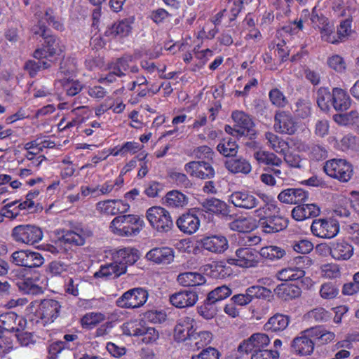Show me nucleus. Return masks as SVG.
I'll return each mask as SVG.
<instances>
[{
    "instance_id": "2f4dec72",
    "label": "nucleus",
    "mask_w": 359,
    "mask_h": 359,
    "mask_svg": "<svg viewBox=\"0 0 359 359\" xmlns=\"http://www.w3.org/2000/svg\"><path fill=\"white\" fill-rule=\"evenodd\" d=\"M259 225L263 232L266 233H273L286 229L288 225V220L281 215V212H279L271 217H268V219L262 222Z\"/></svg>"
},
{
    "instance_id": "f704fd0d",
    "label": "nucleus",
    "mask_w": 359,
    "mask_h": 359,
    "mask_svg": "<svg viewBox=\"0 0 359 359\" xmlns=\"http://www.w3.org/2000/svg\"><path fill=\"white\" fill-rule=\"evenodd\" d=\"M198 300L196 292L181 290L170 297V302L177 308H186L194 306Z\"/></svg>"
},
{
    "instance_id": "bf43d9fd",
    "label": "nucleus",
    "mask_w": 359,
    "mask_h": 359,
    "mask_svg": "<svg viewBox=\"0 0 359 359\" xmlns=\"http://www.w3.org/2000/svg\"><path fill=\"white\" fill-rule=\"evenodd\" d=\"M55 146V144L54 142L37 139L26 143L25 148L26 150L32 151L33 153H35V156H43L41 154V152L43 151V148H53Z\"/></svg>"
},
{
    "instance_id": "e2e57ef3",
    "label": "nucleus",
    "mask_w": 359,
    "mask_h": 359,
    "mask_svg": "<svg viewBox=\"0 0 359 359\" xmlns=\"http://www.w3.org/2000/svg\"><path fill=\"white\" fill-rule=\"evenodd\" d=\"M44 15L46 22L54 29L61 32L65 29L62 19L55 14L54 10L52 8H47Z\"/></svg>"
},
{
    "instance_id": "5701e85b",
    "label": "nucleus",
    "mask_w": 359,
    "mask_h": 359,
    "mask_svg": "<svg viewBox=\"0 0 359 359\" xmlns=\"http://www.w3.org/2000/svg\"><path fill=\"white\" fill-rule=\"evenodd\" d=\"M185 171L191 176L205 180L214 177L215 175L212 165L204 161H193L184 165Z\"/></svg>"
},
{
    "instance_id": "de8ad7c7",
    "label": "nucleus",
    "mask_w": 359,
    "mask_h": 359,
    "mask_svg": "<svg viewBox=\"0 0 359 359\" xmlns=\"http://www.w3.org/2000/svg\"><path fill=\"white\" fill-rule=\"evenodd\" d=\"M229 229L234 231L249 233L256 228L255 220L250 217H239L229 224Z\"/></svg>"
},
{
    "instance_id": "c756f323",
    "label": "nucleus",
    "mask_w": 359,
    "mask_h": 359,
    "mask_svg": "<svg viewBox=\"0 0 359 359\" xmlns=\"http://www.w3.org/2000/svg\"><path fill=\"white\" fill-rule=\"evenodd\" d=\"M320 208L315 203H302L295 206L291 212L292 217L298 222L317 217L320 214Z\"/></svg>"
},
{
    "instance_id": "ea45409f",
    "label": "nucleus",
    "mask_w": 359,
    "mask_h": 359,
    "mask_svg": "<svg viewBox=\"0 0 359 359\" xmlns=\"http://www.w3.org/2000/svg\"><path fill=\"white\" fill-rule=\"evenodd\" d=\"M253 156L259 165H264L268 168H279L283 164L280 158L269 151L258 150L254 153Z\"/></svg>"
},
{
    "instance_id": "393cba45",
    "label": "nucleus",
    "mask_w": 359,
    "mask_h": 359,
    "mask_svg": "<svg viewBox=\"0 0 359 359\" xmlns=\"http://www.w3.org/2000/svg\"><path fill=\"white\" fill-rule=\"evenodd\" d=\"M111 257L118 268L121 267L123 273H126L128 266L135 264L139 259L138 250L133 248H120L111 254Z\"/></svg>"
},
{
    "instance_id": "0eeeda50",
    "label": "nucleus",
    "mask_w": 359,
    "mask_h": 359,
    "mask_svg": "<svg viewBox=\"0 0 359 359\" xmlns=\"http://www.w3.org/2000/svg\"><path fill=\"white\" fill-rule=\"evenodd\" d=\"M79 339V336L75 333H66L62 339L48 340L46 344V358L48 359H60L65 351L74 349L76 346L75 341Z\"/></svg>"
},
{
    "instance_id": "9d476101",
    "label": "nucleus",
    "mask_w": 359,
    "mask_h": 359,
    "mask_svg": "<svg viewBox=\"0 0 359 359\" xmlns=\"http://www.w3.org/2000/svg\"><path fill=\"white\" fill-rule=\"evenodd\" d=\"M149 293L142 287H134L125 292L116 300V305L121 309H135L142 306L147 301Z\"/></svg>"
},
{
    "instance_id": "f03ea898",
    "label": "nucleus",
    "mask_w": 359,
    "mask_h": 359,
    "mask_svg": "<svg viewBox=\"0 0 359 359\" xmlns=\"http://www.w3.org/2000/svg\"><path fill=\"white\" fill-rule=\"evenodd\" d=\"M93 236V231L89 226L81 222H72L69 225V229L62 231L60 240L65 244L74 247H81Z\"/></svg>"
},
{
    "instance_id": "680f3d73",
    "label": "nucleus",
    "mask_w": 359,
    "mask_h": 359,
    "mask_svg": "<svg viewBox=\"0 0 359 359\" xmlns=\"http://www.w3.org/2000/svg\"><path fill=\"white\" fill-rule=\"evenodd\" d=\"M294 115L302 119L309 117L311 114V103L304 98H299L294 103Z\"/></svg>"
},
{
    "instance_id": "774afa93",
    "label": "nucleus",
    "mask_w": 359,
    "mask_h": 359,
    "mask_svg": "<svg viewBox=\"0 0 359 359\" xmlns=\"http://www.w3.org/2000/svg\"><path fill=\"white\" fill-rule=\"evenodd\" d=\"M339 290L336 283L332 282L324 283L320 288V297L326 300L334 299L339 294Z\"/></svg>"
},
{
    "instance_id": "1a4fd4ad",
    "label": "nucleus",
    "mask_w": 359,
    "mask_h": 359,
    "mask_svg": "<svg viewBox=\"0 0 359 359\" xmlns=\"http://www.w3.org/2000/svg\"><path fill=\"white\" fill-rule=\"evenodd\" d=\"M231 293V289L226 285L217 287L208 293L204 304L199 307L198 313L206 319L212 318L216 315L212 305L228 298Z\"/></svg>"
},
{
    "instance_id": "6e6d98bb",
    "label": "nucleus",
    "mask_w": 359,
    "mask_h": 359,
    "mask_svg": "<svg viewBox=\"0 0 359 359\" xmlns=\"http://www.w3.org/2000/svg\"><path fill=\"white\" fill-rule=\"evenodd\" d=\"M144 326L145 323L143 320H131L123 324V332L128 336L140 337L142 334Z\"/></svg>"
},
{
    "instance_id": "49530a36",
    "label": "nucleus",
    "mask_w": 359,
    "mask_h": 359,
    "mask_svg": "<svg viewBox=\"0 0 359 359\" xmlns=\"http://www.w3.org/2000/svg\"><path fill=\"white\" fill-rule=\"evenodd\" d=\"M124 274L122 268L120 269L117 264L112 260L111 263L102 264L100 269L94 274L97 278H102L105 279L116 278Z\"/></svg>"
},
{
    "instance_id": "3c124183",
    "label": "nucleus",
    "mask_w": 359,
    "mask_h": 359,
    "mask_svg": "<svg viewBox=\"0 0 359 359\" xmlns=\"http://www.w3.org/2000/svg\"><path fill=\"white\" fill-rule=\"evenodd\" d=\"M217 151L225 157H233L238 153V145L232 137L223 138L217 147Z\"/></svg>"
},
{
    "instance_id": "4c0bfd02",
    "label": "nucleus",
    "mask_w": 359,
    "mask_h": 359,
    "mask_svg": "<svg viewBox=\"0 0 359 359\" xmlns=\"http://www.w3.org/2000/svg\"><path fill=\"white\" fill-rule=\"evenodd\" d=\"M163 200L165 206L172 209L183 208L189 202L188 197L178 190L169 191Z\"/></svg>"
},
{
    "instance_id": "c03bdc74",
    "label": "nucleus",
    "mask_w": 359,
    "mask_h": 359,
    "mask_svg": "<svg viewBox=\"0 0 359 359\" xmlns=\"http://www.w3.org/2000/svg\"><path fill=\"white\" fill-rule=\"evenodd\" d=\"M290 317L287 315L276 313L271 317L264 325V329L272 332L283 331L289 325Z\"/></svg>"
},
{
    "instance_id": "a878e982",
    "label": "nucleus",
    "mask_w": 359,
    "mask_h": 359,
    "mask_svg": "<svg viewBox=\"0 0 359 359\" xmlns=\"http://www.w3.org/2000/svg\"><path fill=\"white\" fill-rule=\"evenodd\" d=\"M198 243L202 249L215 254H222L229 248L228 240L222 235L203 236Z\"/></svg>"
},
{
    "instance_id": "a211bd4d",
    "label": "nucleus",
    "mask_w": 359,
    "mask_h": 359,
    "mask_svg": "<svg viewBox=\"0 0 359 359\" xmlns=\"http://www.w3.org/2000/svg\"><path fill=\"white\" fill-rule=\"evenodd\" d=\"M134 22V17H129L118 20L111 25L108 26L104 34L106 37H108L110 39H123L132 33Z\"/></svg>"
},
{
    "instance_id": "412c9836",
    "label": "nucleus",
    "mask_w": 359,
    "mask_h": 359,
    "mask_svg": "<svg viewBox=\"0 0 359 359\" xmlns=\"http://www.w3.org/2000/svg\"><path fill=\"white\" fill-rule=\"evenodd\" d=\"M229 197V202L239 209L252 210L257 208L259 203L255 194L245 189L233 191Z\"/></svg>"
},
{
    "instance_id": "5fc2aeb1",
    "label": "nucleus",
    "mask_w": 359,
    "mask_h": 359,
    "mask_svg": "<svg viewBox=\"0 0 359 359\" xmlns=\"http://www.w3.org/2000/svg\"><path fill=\"white\" fill-rule=\"evenodd\" d=\"M285 254V250L283 248L276 245L265 246L259 251V255L269 261L278 260L283 258Z\"/></svg>"
},
{
    "instance_id": "473e14b6",
    "label": "nucleus",
    "mask_w": 359,
    "mask_h": 359,
    "mask_svg": "<svg viewBox=\"0 0 359 359\" xmlns=\"http://www.w3.org/2000/svg\"><path fill=\"white\" fill-rule=\"evenodd\" d=\"M260 198L265 203L255 210L256 215L259 218V224L268 219V217L281 212L277 203L272 198L264 194H261Z\"/></svg>"
},
{
    "instance_id": "603ef678",
    "label": "nucleus",
    "mask_w": 359,
    "mask_h": 359,
    "mask_svg": "<svg viewBox=\"0 0 359 359\" xmlns=\"http://www.w3.org/2000/svg\"><path fill=\"white\" fill-rule=\"evenodd\" d=\"M105 320V316L100 312H89L83 315L80 319L82 328L92 330Z\"/></svg>"
},
{
    "instance_id": "37998d69",
    "label": "nucleus",
    "mask_w": 359,
    "mask_h": 359,
    "mask_svg": "<svg viewBox=\"0 0 359 359\" xmlns=\"http://www.w3.org/2000/svg\"><path fill=\"white\" fill-rule=\"evenodd\" d=\"M212 339L213 334L211 332L197 330L193 335H191L189 341L194 351H198L209 345Z\"/></svg>"
},
{
    "instance_id": "cd10ccee",
    "label": "nucleus",
    "mask_w": 359,
    "mask_h": 359,
    "mask_svg": "<svg viewBox=\"0 0 359 359\" xmlns=\"http://www.w3.org/2000/svg\"><path fill=\"white\" fill-rule=\"evenodd\" d=\"M26 320L15 312H6L0 315V329L4 332L15 333L26 325Z\"/></svg>"
},
{
    "instance_id": "58836bf2",
    "label": "nucleus",
    "mask_w": 359,
    "mask_h": 359,
    "mask_svg": "<svg viewBox=\"0 0 359 359\" xmlns=\"http://www.w3.org/2000/svg\"><path fill=\"white\" fill-rule=\"evenodd\" d=\"M274 292L277 297L283 301H290L298 298L302 294L301 288L294 284L281 283L278 285Z\"/></svg>"
},
{
    "instance_id": "13d9d810",
    "label": "nucleus",
    "mask_w": 359,
    "mask_h": 359,
    "mask_svg": "<svg viewBox=\"0 0 359 359\" xmlns=\"http://www.w3.org/2000/svg\"><path fill=\"white\" fill-rule=\"evenodd\" d=\"M131 55L123 56L116 60L109 66V70H113L118 77H123L126 75L125 72L129 69V62L132 61Z\"/></svg>"
},
{
    "instance_id": "4468645a",
    "label": "nucleus",
    "mask_w": 359,
    "mask_h": 359,
    "mask_svg": "<svg viewBox=\"0 0 359 359\" xmlns=\"http://www.w3.org/2000/svg\"><path fill=\"white\" fill-rule=\"evenodd\" d=\"M228 263L242 268L256 267L259 263V252L251 248H239L235 257L228 259Z\"/></svg>"
},
{
    "instance_id": "7c9ffc66",
    "label": "nucleus",
    "mask_w": 359,
    "mask_h": 359,
    "mask_svg": "<svg viewBox=\"0 0 359 359\" xmlns=\"http://www.w3.org/2000/svg\"><path fill=\"white\" fill-rule=\"evenodd\" d=\"M174 254L175 252L172 248L156 247L146 254V258L158 264H168L173 261Z\"/></svg>"
},
{
    "instance_id": "4be33fe9",
    "label": "nucleus",
    "mask_w": 359,
    "mask_h": 359,
    "mask_svg": "<svg viewBox=\"0 0 359 359\" xmlns=\"http://www.w3.org/2000/svg\"><path fill=\"white\" fill-rule=\"evenodd\" d=\"M235 124L233 130L241 136H252L255 135L254 122L252 118L243 111H235L231 114Z\"/></svg>"
},
{
    "instance_id": "f8f14e48",
    "label": "nucleus",
    "mask_w": 359,
    "mask_h": 359,
    "mask_svg": "<svg viewBox=\"0 0 359 359\" xmlns=\"http://www.w3.org/2000/svg\"><path fill=\"white\" fill-rule=\"evenodd\" d=\"M294 262L299 266L284 268L277 273V278L281 281H294L299 280L305 276L304 269L313 264V260L308 256H298Z\"/></svg>"
},
{
    "instance_id": "79ce46f5",
    "label": "nucleus",
    "mask_w": 359,
    "mask_h": 359,
    "mask_svg": "<svg viewBox=\"0 0 359 359\" xmlns=\"http://www.w3.org/2000/svg\"><path fill=\"white\" fill-rule=\"evenodd\" d=\"M351 106V98L348 93L341 88L332 89V107L336 111H346Z\"/></svg>"
},
{
    "instance_id": "8fccbe9b",
    "label": "nucleus",
    "mask_w": 359,
    "mask_h": 359,
    "mask_svg": "<svg viewBox=\"0 0 359 359\" xmlns=\"http://www.w3.org/2000/svg\"><path fill=\"white\" fill-rule=\"evenodd\" d=\"M266 139L269 144V147L276 153L283 155L289 151V143L277 135L267 132L265 134Z\"/></svg>"
},
{
    "instance_id": "e433bc0d",
    "label": "nucleus",
    "mask_w": 359,
    "mask_h": 359,
    "mask_svg": "<svg viewBox=\"0 0 359 359\" xmlns=\"http://www.w3.org/2000/svg\"><path fill=\"white\" fill-rule=\"evenodd\" d=\"M39 274L34 272L32 276H24L23 278L18 281V286L20 291L28 294H39L43 292L42 287L38 285Z\"/></svg>"
},
{
    "instance_id": "a18cd8bd",
    "label": "nucleus",
    "mask_w": 359,
    "mask_h": 359,
    "mask_svg": "<svg viewBox=\"0 0 359 359\" xmlns=\"http://www.w3.org/2000/svg\"><path fill=\"white\" fill-rule=\"evenodd\" d=\"M225 168L231 173L247 175L252 170L248 161L243 158H231L225 161Z\"/></svg>"
},
{
    "instance_id": "69168bd1",
    "label": "nucleus",
    "mask_w": 359,
    "mask_h": 359,
    "mask_svg": "<svg viewBox=\"0 0 359 359\" xmlns=\"http://www.w3.org/2000/svg\"><path fill=\"white\" fill-rule=\"evenodd\" d=\"M269 98L271 104L278 108L283 109L288 104L284 93L277 88H273L269 92Z\"/></svg>"
},
{
    "instance_id": "c9c22d12",
    "label": "nucleus",
    "mask_w": 359,
    "mask_h": 359,
    "mask_svg": "<svg viewBox=\"0 0 359 359\" xmlns=\"http://www.w3.org/2000/svg\"><path fill=\"white\" fill-rule=\"evenodd\" d=\"M203 211L206 213L215 215H221L222 217L227 216L230 212L228 205L223 201L216 198H206L201 203Z\"/></svg>"
},
{
    "instance_id": "c85d7f7f",
    "label": "nucleus",
    "mask_w": 359,
    "mask_h": 359,
    "mask_svg": "<svg viewBox=\"0 0 359 359\" xmlns=\"http://www.w3.org/2000/svg\"><path fill=\"white\" fill-rule=\"evenodd\" d=\"M353 251L352 245L344 239L332 242L330 248L331 257L338 261L348 260L353 256Z\"/></svg>"
},
{
    "instance_id": "dca6fc26",
    "label": "nucleus",
    "mask_w": 359,
    "mask_h": 359,
    "mask_svg": "<svg viewBox=\"0 0 359 359\" xmlns=\"http://www.w3.org/2000/svg\"><path fill=\"white\" fill-rule=\"evenodd\" d=\"M314 343L309 329L302 331L291 342V352L298 356L311 355L314 351Z\"/></svg>"
},
{
    "instance_id": "b1692460",
    "label": "nucleus",
    "mask_w": 359,
    "mask_h": 359,
    "mask_svg": "<svg viewBox=\"0 0 359 359\" xmlns=\"http://www.w3.org/2000/svg\"><path fill=\"white\" fill-rule=\"evenodd\" d=\"M130 209V205L121 199L104 200L96 203L98 212L105 215H116L126 213Z\"/></svg>"
},
{
    "instance_id": "09e8293b",
    "label": "nucleus",
    "mask_w": 359,
    "mask_h": 359,
    "mask_svg": "<svg viewBox=\"0 0 359 359\" xmlns=\"http://www.w3.org/2000/svg\"><path fill=\"white\" fill-rule=\"evenodd\" d=\"M205 278L198 272L181 273L177 276V282L184 287H195L205 283Z\"/></svg>"
},
{
    "instance_id": "7ed1b4c3",
    "label": "nucleus",
    "mask_w": 359,
    "mask_h": 359,
    "mask_svg": "<svg viewBox=\"0 0 359 359\" xmlns=\"http://www.w3.org/2000/svg\"><path fill=\"white\" fill-rule=\"evenodd\" d=\"M146 218L151 227L158 233L170 231L174 223L170 212L161 206H152L146 211Z\"/></svg>"
},
{
    "instance_id": "bb28decb",
    "label": "nucleus",
    "mask_w": 359,
    "mask_h": 359,
    "mask_svg": "<svg viewBox=\"0 0 359 359\" xmlns=\"http://www.w3.org/2000/svg\"><path fill=\"white\" fill-rule=\"evenodd\" d=\"M309 197V191L302 188H287L282 190L277 198L283 203L298 205L306 202Z\"/></svg>"
},
{
    "instance_id": "f3484780",
    "label": "nucleus",
    "mask_w": 359,
    "mask_h": 359,
    "mask_svg": "<svg viewBox=\"0 0 359 359\" xmlns=\"http://www.w3.org/2000/svg\"><path fill=\"white\" fill-rule=\"evenodd\" d=\"M298 128V122L289 111H276L274 116V129L277 133L292 135L296 133Z\"/></svg>"
},
{
    "instance_id": "6ab92c4d",
    "label": "nucleus",
    "mask_w": 359,
    "mask_h": 359,
    "mask_svg": "<svg viewBox=\"0 0 359 359\" xmlns=\"http://www.w3.org/2000/svg\"><path fill=\"white\" fill-rule=\"evenodd\" d=\"M43 43L41 48H36L32 56L36 60L49 59L62 52L60 47V39L55 35L50 33L43 39Z\"/></svg>"
},
{
    "instance_id": "f257e3e1",
    "label": "nucleus",
    "mask_w": 359,
    "mask_h": 359,
    "mask_svg": "<svg viewBox=\"0 0 359 359\" xmlns=\"http://www.w3.org/2000/svg\"><path fill=\"white\" fill-rule=\"evenodd\" d=\"M144 226V219L137 215L122 214L116 216L109 224L110 231L121 237H133L138 235Z\"/></svg>"
},
{
    "instance_id": "ddd939ff",
    "label": "nucleus",
    "mask_w": 359,
    "mask_h": 359,
    "mask_svg": "<svg viewBox=\"0 0 359 359\" xmlns=\"http://www.w3.org/2000/svg\"><path fill=\"white\" fill-rule=\"evenodd\" d=\"M201 215L202 210L200 208L189 209L177 219L176 224L177 228L184 234H194L198 230L201 226L199 216Z\"/></svg>"
},
{
    "instance_id": "72a5a7b5",
    "label": "nucleus",
    "mask_w": 359,
    "mask_h": 359,
    "mask_svg": "<svg viewBox=\"0 0 359 359\" xmlns=\"http://www.w3.org/2000/svg\"><path fill=\"white\" fill-rule=\"evenodd\" d=\"M34 201L25 200L22 202L18 201L11 202L6 204L2 209V215L11 218L15 219L18 216L22 215V210H27L28 212H31V210L34 208Z\"/></svg>"
},
{
    "instance_id": "aec40b11",
    "label": "nucleus",
    "mask_w": 359,
    "mask_h": 359,
    "mask_svg": "<svg viewBox=\"0 0 359 359\" xmlns=\"http://www.w3.org/2000/svg\"><path fill=\"white\" fill-rule=\"evenodd\" d=\"M269 344L270 338L266 334L255 333L239 344L238 352L241 355L252 353L258 350L266 348Z\"/></svg>"
},
{
    "instance_id": "338daca9",
    "label": "nucleus",
    "mask_w": 359,
    "mask_h": 359,
    "mask_svg": "<svg viewBox=\"0 0 359 359\" xmlns=\"http://www.w3.org/2000/svg\"><path fill=\"white\" fill-rule=\"evenodd\" d=\"M172 15L163 8H158L151 11L149 18L157 25H164L170 21Z\"/></svg>"
},
{
    "instance_id": "0e129e2a",
    "label": "nucleus",
    "mask_w": 359,
    "mask_h": 359,
    "mask_svg": "<svg viewBox=\"0 0 359 359\" xmlns=\"http://www.w3.org/2000/svg\"><path fill=\"white\" fill-rule=\"evenodd\" d=\"M62 88L67 96H76L83 90V85L79 80L62 79L61 81Z\"/></svg>"
},
{
    "instance_id": "6e6552de",
    "label": "nucleus",
    "mask_w": 359,
    "mask_h": 359,
    "mask_svg": "<svg viewBox=\"0 0 359 359\" xmlns=\"http://www.w3.org/2000/svg\"><path fill=\"white\" fill-rule=\"evenodd\" d=\"M11 262L24 269H32L41 267L44 264L45 259L39 252L32 250H18L11 254Z\"/></svg>"
},
{
    "instance_id": "052dcab7",
    "label": "nucleus",
    "mask_w": 359,
    "mask_h": 359,
    "mask_svg": "<svg viewBox=\"0 0 359 359\" xmlns=\"http://www.w3.org/2000/svg\"><path fill=\"white\" fill-rule=\"evenodd\" d=\"M35 61L29 60L24 65V69L26 71L31 78L35 77L39 71L46 69L50 67V64L47 61Z\"/></svg>"
},
{
    "instance_id": "39448f33",
    "label": "nucleus",
    "mask_w": 359,
    "mask_h": 359,
    "mask_svg": "<svg viewBox=\"0 0 359 359\" xmlns=\"http://www.w3.org/2000/svg\"><path fill=\"white\" fill-rule=\"evenodd\" d=\"M11 237L18 243L34 245L43 238L42 229L36 224H23L13 228Z\"/></svg>"
},
{
    "instance_id": "864d4df0",
    "label": "nucleus",
    "mask_w": 359,
    "mask_h": 359,
    "mask_svg": "<svg viewBox=\"0 0 359 359\" xmlns=\"http://www.w3.org/2000/svg\"><path fill=\"white\" fill-rule=\"evenodd\" d=\"M316 102L322 111H328L332 106V92L327 87L319 88L316 93Z\"/></svg>"
},
{
    "instance_id": "20e7f679",
    "label": "nucleus",
    "mask_w": 359,
    "mask_h": 359,
    "mask_svg": "<svg viewBox=\"0 0 359 359\" xmlns=\"http://www.w3.org/2000/svg\"><path fill=\"white\" fill-rule=\"evenodd\" d=\"M323 171L330 177L346 183L353 177V166L346 159L336 158L325 161Z\"/></svg>"
},
{
    "instance_id": "a19ab883",
    "label": "nucleus",
    "mask_w": 359,
    "mask_h": 359,
    "mask_svg": "<svg viewBox=\"0 0 359 359\" xmlns=\"http://www.w3.org/2000/svg\"><path fill=\"white\" fill-rule=\"evenodd\" d=\"M309 329L314 345L316 344L318 346L326 345L333 341L335 339V334L333 332L327 330L323 326H314Z\"/></svg>"
},
{
    "instance_id": "4d7b16f0",
    "label": "nucleus",
    "mask_w": 359,
    "mask_h": 359,
    "mask_svg": "<svg viewBox=\"0 0 359 359\" xmlns=\"http://www.w3.org/2000/svg\"><path fill=\"white\" fill-rule=\"evenodd\" d=\"M72 109L70 111L69 116H73L80 125L89 119L91 114L89 107L86 105H77V101L72 102Z\"/></svg>"
},
{
    "instance_id": "9b49d317",
    "label": "nucleus",
    "mask_w": 359,
    "mask_h": 359,
    "mask_svg": "<svg viewBox=\"0 0 359 359\" xmlns=\"http://www.w3.org/2000/svg\"><path fill=\"white\" fill-rule=\"evenodd\" d=\"M311 231L316 237L331 239L339 233V224L332 217L315 219L311 225Z\"/></svg>"
},
{
    "instance_id": "2eb2a0df",
    "label": "nucleus",
    "mask_w": 359,
    "mask_h": 359,
    "mask_svg": "<svg viewBox=\"0 0 359 359\" xmlns=\"http://www.w3.org/2000/svg\"><path fill=\"white\" fill-rule=\"evenodd\" d=\"M197 330V322L193 316H181L177 319L174 328V339L178 342L189 341L191 335Z\"/></svg>"
},
{
    "instance_id": "423d86ee",
    "label": "nucleus",
    "mask_w": 359,
    "mask_h": 359,
    "mask_svg": "<svg viewBox=\"0 0 359 359\" xmlns=\"http://www.w3.org/2000/svg\"><path fill=\"white\" fill-rule=\"evenodd\" d=\"M60 309L61 305L58 301L53 299H43L33 313L31 320L46 326L53 323L59 316Z\"/></svg>"
}]
</instances>
